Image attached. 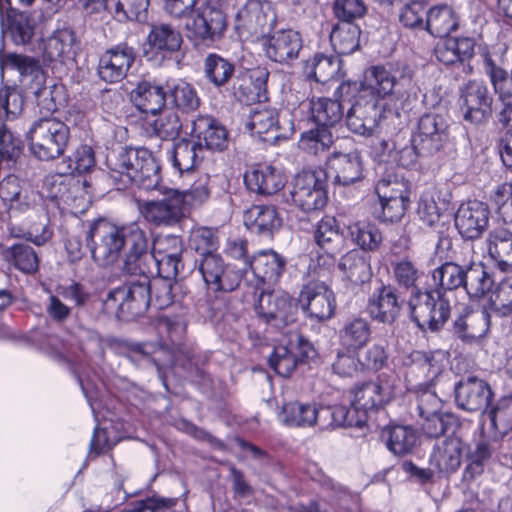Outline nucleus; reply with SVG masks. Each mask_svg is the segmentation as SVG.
<instances>
[{
    "label": "nucleus",
    "instance_id": "f257e3e1",
    "mask_svg": "<svg viewBox=\"0 0 512 512\" xmlns=\"http://www.w3.org/2000/svg\"><path fill=\"white\" fill-rule=\"evenodd\" d=\"M86 245L93 261L101 267L121 259L123 273H136L151 257L147 253V232L136 222L115 224L99 218L89 223Z\"/></svg>",
    "mask_w": 512,
    "mask_h": 512
},
{
    "label": "nucleus",
    "instance_id": "f03ea898",
    "mask_svg": "<svg viewBox=\"0 0 512 512\" xmlns=\"http://www.w3.org/2000/svg\"><path fill=\"white\" fill-rule=\"evenodd\" d=\"M412 84V73L408 68L392 70L385 66L377 65L365 70L363 80L344 81L335 90V96H357L375 106H382L386 110V100H394L395 110L404 109L402 99L405 91Z\"/></svg>",
    "mask_w": 512,
    "mask_h": 512
},
{
    "label": "nucleus",
    "instance_id": "7ed1b4c3",
    "mask_svg": "<svg viewBox=\"0 0 512 512\" xmlns=\"http://www.w3.org/2000/svg\"><path fill=\"white\" fill-rule=\"evenodd\" d=\"M108 174L118 189L131 184L144 190L160 189V165L146 148H121L107 156Z\"/></svg>",
    "mask_w": 512,
    "mask_h": 512
},
{
    "label": "nucleus",
    "instance_id": "20e7f679",
    "mask_svg": "<svg viewBox=\"0 0 512 512\" xmlns=\"http://www.w3.org/2000/svg\"><path fill=\"white\" fill-rule=\"evenodd\" d=\"M328 271L311 259L308 275L312 278L304 284L298 296V303L304 315L311 321L323 322L333 317L336 309V299L332 289L321 280Z\"/></svg>",
    "mask_w": 512,
    "mask_h": 512
},
{
    "label": "nucleus",
    "instance_id": "39448f33",
    "mask_svg": "<svg viewBox=\"0 0 512 512\" xmlns=\"http://www.w3.org/2000/svg\"><path fill=\"white\" fill-rule=\"evenodd\" d=\"M128 274L136 278L111 289L104 302L106 309L115 312L121 319L143 314L152 300L149 273Z\"/></svg>",
    "mask_w": 512,
    "mask_h": 512
},
{
    "label": "nucleus",
    "instance_id": "423d86ee",
    "mask_svg": "<svg viewBox=\"0 0 512 512\" xmlns=\"http://www.w3.org/2000/svg\"><path fill=\"white\" fill-rule=\"evenodd\" d=\"M408 305L411 319L422 331H439L451 314L450 297L440 289H414Z\"/></svg>",
    "mask_w": 512,
    "mask_h": 512
},
{
    "label": "nucleus",
    "instance_id": "0eeeda50",
    "mask_svg": "<svg viewBox=\"0 0 512 512\" xmlns=\"http://www.w3.org/2000/svg\"><path fill=\"white\" fill-rule=\"evenodd\" d=\"M69 136V127L54 117H43L34 121L26 135L30 152L42 161L61 156L65 152Z\"/></svg>",
    "mask_w": 512,
    "mask_h": 512
},
{
    "label": "nucleus",
    "instance_id": "6e6552de",
    "mask_svg": "<svg viewBox=\"0 0 512 512\" xmlns=\"http://www.w3.org/2000/svg\"><path fill=\"white\" fill-rule=\"evenodd\" d=\"M85 185V181L81 182L71 174L54 173L44 178L42 192L62 212L76 215L84 213L88 208Z\"/></svg>",
    "mask_w": 512,
    "mask_h": 512
},
{
    "label": "nucleus",
    "instance_id": "1a4fd4ad",
    "mask_svg": "<svg viewBox=\"0 0 512 512\" xmlns=\"http://www.w3.org/2000/svg\"><path fill=\"white\" fill-rule=\"evenodd\" d=\"M6 64L19 72L22 86L27 93L40 100L39 105L44 102L43 107L47 111L57 110L58 94L62 92V86H45V75L38 61L28 56L10 54Z\"/></svg>",
    "mask_w": 512,
    "mask_h": 512
},
{
    "label": "nucleus",
    "instance_id": "9d476101",
    "mask_svg": "<svg viewBox=\"0 0 512 512\" xmlns=\"http://www.w3.org/2000/svg\"><path fill=\"white\" fill-rule=\"evenodd\" d=\"M196 266L208 289L218 292L234 291L243 278V268L227 263L220 254L203 253Z\"/></svg>",
    "mask_w": 512,
    "mask_h": 512
},
{
    "label": "nucleus",
    "instance_id": "9b49d317",
    "mask_svg": "<svg viewBox=\"0 0 512 512\" xmlns=\"http://www.w3.org/2000/svg\"><path fill=\"white\" fill-rule=\"evenodd\" d=\"M316 356L313 344L297 331L288 332L269 357L270 367L280 376L288 377L297 364Z\"/></svg>",
    "mask_w": 512,
    "mask_h": 512
},
{
    "label": "nucleus",
    "instance_id": "f8f14e48",
    "mask_svg": "<svg viewBox=\"0 0 512 512\" xmlns=\"http://www.w3.org/2000/svg\"><path fill=\"white\" fill-rule=\"evenodd\" d=\"M184 245L182 239L177 235L167 234L159 235L152 242L150 249L149 238L147 237V253L151 259L146 260L145 266L141 267L136 273H153L156 268L157 272H165L167 276H176L180 272L182 266V253Z\"/></svg>",
    "mask_w": 512,
    "mask_h": 512
},
{
    "label": "nucleus",
    "instance_id": "ddd939ff",
    "mask_svg": "<svg viewBox=\"0 0 512 512\" xmlns=\"http://www.w3.org/2000/svg\"><path fill=\"white\" fill-rule=\"evenodd\" d=\"M254 309L259 318L278 330L294 323L297 317V304L282 290L262 289Z\"/></svg>",
    "mask_w": 512,
    "mask_h": 512
},
{
    "label": "nucleus",
    "instance_id": "4468645a",
    "mask_svg": "<svg viewBox=\"0 0 512 512\" xmlns=\"http://www.w3.org/2000/svg\"><path fill=\"white\" fill-rule=\"evenodd\" d=\"M37 21L34 15L17 12L10 0H0V27L2 35H9L16 45H28L34 37L43 34L41 16Z\"/></svg>",
    "mask_w": 512,
    "mask_h": 512
},
{
    "label": "nucleus",
    "instance_id": "2eb2a0df",
    "mask_svg": "<svg viewBox=\"0 0 512 512\" xmlns=\"http://www.w3.org/2000/svg\"><path fill=\"white\" fill-rule=\"evenodd\" d=\"M292 203L304 212L322 209L327 203L326 183L321 172L298 173L290 188Z\"/></svg>",
    "mask_w": 512,
    "mask_h": 512
},
{
    "label": "nucleus",
    "instance_id": "dca6fc26",
    "mask_svg": "<svg viewBox=\"0 0 512 512\" xmlns=\"http://www.w3.org/2000/svg\"><path fill=\"white\" fill-rule=\"evenodd\" d=\"M185 29L195 42H214L226 29L225 15L219 5L200 3L185 21Z\"/></svg>",
    "mask_w": 512,
    "mask_h": 512
},
{
    "label": "nucleus",
    "instance_id": "f3484780",
    "mask_svg": "<svg viewBox=\"0 0 512 512\" xmlns=\"http://www.w3.org/2000/svg\"><path fill=\"white\" fill-rule=\"evenodd\" d=\"M246 128L264 142L275 143L288 139L293 134L294 124L290 119L281 120L276 108L259 106L250 111Z\"/></svg>",
    "mask_w": 512,
    "mask_h": 512
},
{
    "label": "nucleus",
    "instance_id": "a211bd4d",
    "mask_svg": "<svg viewBox=\"0 0 512 512\" xmlns=\"http://www.w3.org/2000/svg\"><path fill=\"white\" fill-rule=\"evenodd\" d=\"M144 219L155 226H174L185 217V196L181 191L170 189L162 199L139 204Z\"/></svg>",
    "mask_w": 512,
    "mask_h": 512
},
{
    "label": "nucleus",
    "instance_id": "6ab92c4d",
    "mask_svg": "<svg viewBox=\"0 0 512 512\" xmlns=\"http://www.w3.org/2000/svg\"><path fill=\"white\" fill-rule=\"evenodd\" d=\"M36 198L37 195L24 188L17 176L5 177L0 182V218L13 222L33 208Z\"/></svg>",
    "mask_w": 512,
    "mask_h": 512
},
{
    "label": "nucleus",
    "instance_id": "aec40b11",
    "mask_svg": "<svg viewBox=\"0 0 512 512\" xmlns=\"http://www.w3.org/2000/svg\"><path fill=\"white\" fill-rule=\"evenodd\" d=\"M448 127V120L443 115L435 113L423 115L412 136V141L420 154L430 156L440 151L448 140Z\"/></svg>",
    "mask_w": 512,
    "mask_h": 512
},
{
    "label": "nucleus",
    "instance_id": "412c9836",
    "mask_svg": "<svg viewBox=\"0 0 512 512\" xmlns=\"http://www.w3.org/2000/svg\"><path fill=\"white\" fill-rule=\"evenodd\" d=\"M135 58L136 51L132 46L117 44L100 56L97 73L106 83H118L127 76Z\"/></svg>",
    "mask_w": 512,
    "mask_h": 512
},
{
    "label": "nucleus",
    "instance_id": "4be33fe9",
    "mask_svg": "<svg viewBox=\"0 0 512 512\" xmlns=\"http://www.w3.org/2000/svg\"><path fill=\"white\" fill-rule=\"evenodd\" d=\"M342 101L351 104L346 115L347 128L354 134L368 137L376 131L385 110L357 96L340 97Z\"/></svg>",
    "mask_w": 512,
    "mask_h": 512
},
{
    "label": "nucleus",
    "instance_id": "5701e85b",
    "mask_svg": "<svg viewBox=\"0 0 512 512\" xmlns=\"http://www.w3.org/2000/svg\"><path fill=\"white\" fill-rule=\"evenodd\" d=\"M327 174L343 186L363 178V160L357 149L335 150L327 159Z\"/></svg>",
    "mask_w": 512,
    "mask_h": 512
},
{
    "label": "nucleus",
    "instance_id": "b1692460",
    "mask_svg": "<svg viewBox=\"0 0 512 512\" xmlns=\"http://www.w3.org/2000/svg\"><path fill=\"white\" fill-rule=\"evenodd\" d=\"M287 182L283 171L268 163L250 166L244 174V183L248 190L259 195H274L283 189Z\"/></svg>",
    "mask_w": 512,
    "mask_h": 512
},
{
    "label": "nucleus",
    "instance_id": "393cba45",
    "mask_svg": "<svg viewBox=\"0 0 512 512\" xmlns=\"http://www.w3.org/2000/svg\"><path fill=\"white\" fill-rule=\"evenodd\" d=\"M461 100V111L468 122L480 124L491 113L492 99L486 85L481 81H469L462 91Z\"/></svg>",
    "mask_w": 512,
    "mask_h": 512
},
{
    "label": "nucleus",
    "instance_id": "a878e982",
    "mask_svg": "<svg viewBox=\"0 0 512 512\" xmlns=\"http://www.w3.org/2000/svg\"><path fill=\"white\" fill-rule=\"evenodd\" d=\"M395 395V385L383 376L378 381L367 382L351 391L353 405L362 408L368 415L369 411L387 404Z\"/></svg>",
    "mask_w": 512,
    "mask_h": 512
},
{
    "label": "nucleus",
    "instance_id": "bb28decb",
    "mask_svg": "<svg viewBox=\"0 0 512 512\" xmlns=\"http://www.w3.org/2000/svg\"><path fill=\"white\" fill-rule=\"evenodd\" d=\"M488 220V206L483 202L473 200L460 205L455 215V226L463 237L476 239L487 228Z\"/></svg>",
    "mask_w": 512,
    "mask_h": 512
},
{
    "label": "nucleus",
    "instance_id": "cd10ccee",
    "mask_svg": "<svg viewBox=\"0 0 512 512\" xmlns=\"http://www.w3.org/2000/svg\"><path fill=\"white\" fill-rule=\"evenodd\" d=\"M271 12V3L266 0H247L238 10L235 29L241 37L263 33Z\"/></svg>",
    "mask_w": 512,
    "mask_h": 512
},
{
    "label": "nucleus",
    "instance_id": "c85d7f7f",
    "mask_svg": "<svg viewBox=\"0 0 512 512\" xmlns=\"http://www.w3.org/2000/svg\"><path fill=\"white\" fill-rule=\"evenodd\" d=\"M204 154L203 143L192 136L175 142L168 151L167 158L174 172L183 175L194 171L203 161Z\"/></svg>",
    "mask_w": 512,
    "mask_h": 512
},
{
    "label": "nucleus",
    "instance_id": "c756f323",
    "mask_svg": "<svg viewBox=\"0 0 512 512\" xmlns=\"http://www.w3.org/2000/svg\"><path fill=\"white\" fill-rule=\"evenodd\" d=\"M489 385L478 378L469 377L455 387V400L459 408L469 411L485 410L491 400Z\"/></svg>",
    "mask_w": 512,
    "mask_h": 512
},
{
    "label": "nucleus",
    "instance_id": "7c9ffc66",
    "mask_svg": "<svg viewBox=\"0 0 512 512\" xmlns=\"http://www.w3.org/2000/svg\"><path fill=\"white\" fill-rule=\"evenodd\" d=\"M491 315L487 310L472 311L465 308L453 324V332L463 343L474 344L482 339L490 326Z\"/></svg>",
    "mask_w": 512,
    "mask_h": 512
},
{
    "label": "nucleus",
    "instance_id": "2f4dec72",
    "mask_svg": "<svg viewBox=\"0 0 512 512\" xmlns=\"http://www.w3.org/2000/svg\"><path fill=\"white\" fill-rule=\"evenodd\" d=\"M301 48V35L292 29L276 31L264 43L266 56L279 63H287L296 59Z\"/></svg>",
    "mask_w": 512,
    "mask_h": 512
},
{
    "label": "nucleus",
    "instance_id": "473e14b6",
    "mask_svg": "<svg viewBox=\"0 0 512 512\" xmlns=\"http://www.w3.org/2000/svg\"><path fill=\"white\" fill-rule=\"evenodd\" d=\"M286 261L273 250H261L244 262L243 272L250 269L262 284H274L281 277Z\"/></svg>",
    "mask_w": 512,
    "mask_h": 512
},
{
    "label": "nucleus",
    "instance_id": "72a5a7b5",
    "mask_svg": "<svg viewBox=\"0 0 512 512\" xmlns=\"http://www.w3.org/2000/svg\"><path fill=\"white\" fill-rule=\"evenodd\" d=\"M192 136L203 143L204 151H224L229 144L226 128L209 116H199L192 122Z\"/></svg>",
    "mask_w": 512,
    "mask_h": 512
},
{
    "label": "nucleus",
    "instance_id": "f704fd0d",
    "mask_svg": "<svg viewBox=\"0 0 512 512\" xmlns=\"http://www.w3.org/2000/svg\"><path fill=\"white\" fill-rule=\"evenodd\" d=\"M463 449L462 440L455 435L439 439L430 455V464L439 472L453 473L461 465Z\"/></svg>",
    "mask_w": 512,
    "mask_h": 512
},
{
    "label": "nucleus",
    "instance_id": "c9c22d12",
    "mask_svg": "<svg viewBox=\"0 0 512 512\" xmlns=\"http://www.w3.org/2000/svg\"><path fill=\"white\" fill-rule=\"evenodd\" d=\"M367 309L373 320L392 324L400 312V303L395 289L391 286L381 285L370 296Z\"/></svg>",
    "mask_w": 512,
    "mask_h": 512
},
{
    "label": "nucleus",
    "instance_id": "e433bc0d",
    "mask_svg": "<svg viewBox=\"0 0 512 512\" xmlns=\"http://www.w3.org/2000/svg\"><path fill=\"white\" fill-rule=\"evenodd\" d=\"M269 71L258 67L249 72L247 78L237 80L234 85L235 98L246 105L267 100V81Z\"/></svg>",
    "mask_w": 512,
    "mask_h": 512
},
{
    "label": "nucleus",
    "instance_id": "4c0bfd02",
    "mask_svg": "<svg viewBox=\"0 0 512 512\" xmlns=\"http://www.w3.org/2000/svg\"><path fill=\"white\" fill-rule=\"evenodd\" d=\"M75 34L70 29L55 31L47 38L41 36L38 49L42 52L45 61H59L64 63L74 57Z\"/></svg>",
    "mask_w": 512,
    "mask_h": 512
},
{
    "label": "nucleus",
    "instance_id": "58836bf2",
    "mask_svg": "<svg viewBox=\"0 0 512 512\" xmlns=\"http://www.w3.org/2000/svg\"><path fill=\"white\" fill-rule=\"evenodd\" d=\"M426 14L425 31L434 37H447L459 28V14L451 5L436 4Z\"/></svg>",
    "mask_w": 512,
    "mask_h": 512
},
{
    "label": "nucleus",
    "instance_id": "ea45409f",
    "mask_svg": "<svg viewBox=\"0 0 512 512\" xmlns=\"http://www.w3.org/2000/svg\"><path fill=\"white\" fill-rule=\"evenodd\" d=\"M182 43V34L175 26L167 23L151 25L147 36V44L151 50L162 57L171 56L179 51Z\"/></svg>",
    "mask_w": 512,
    "mask_h": 512
},
{
    "label": "nucleus",
    "instance_id": "a19ab883",
    "mask_svg": "<svg viewBox=\"0 0 512 512\" xmlns=\"http://www.w3.org/2000/svg\"><path fill=\"white\" fill-rule=\"evenodd\" d=\"M246 228L254 234L269 236L281 225V219L273 206L255 205L243 215Z\"/></svg>",
    "mask_w": 512,
    "mask_h": 512
},
{
    "label": "nucleus",
    "instance_id": "79ce46f5",
    "mask_svg": "<svg viewBox=\"0 0 512 512\" xmlns=\"http://www.w3.org/2000/svg\"><path fill=\"white\" fill-rule=\"evenodd\" d=\"M338 268L343 277L355 285L366 283L372 277L369 258L355 249L348 251L340 258Z\"/></svg>",
    "mask_w": 512,
    "mask_h": 512
},
{
    "label": "nucleus",
    "instance_id": "37998d69",
    "mask_svg": "<svg viewBox=\"0 0 512 512\" xmlns=\"http://www.w3.org/2000/svg\"><path fill=\"white\" fill-rule=\"evenodd\" d=\"M347 232L351 242L363 251H378L383 242L378 225L370 221H354L347 226Z\"/></svg>",
    "mask_w": 512,
    "mask_h": 512
},
{
    "label": "nucleus",
    "instance_id": "c03bdc74",
    "mask_svg": "<svg viewBox=\"0 0 512 512\" xmlns=\"http://www.w3.org/2000/svg\"><path fill=\"white\" fill-rule=\"evenodd\" d=\"M489 254L495 261L497 271L500 274H508L511 271L510 254L512 252V233L506 227L496 228L490 235Z\"/></svg>",
    "mask_w": 512,
    "mask_h": 512
},
{
    "label": "nucleus",
    "instance_id": "a18cd8bd",
    "mask_svg": "<svg viewBox=\"0 0 512 512\" xmlns=\"http://www.w3.org/2000/svg\"><path fill=\"white\" fill-rule=\"evenodd\" d=\"M166 93L161 86L142 81L131 92V100L140 111L155 115L164 107Z\"/></svg>",
    "mask_w": 512,
    "mask_h": 512
},
{
    "label": "nucleus",
    "instance_id": "49530a36",
    "mask_svg": "<svg viewBox=\"0 0 512 512\" xmlns=\"http://www.w3.org/2000/svg\"><path fill=\"white\" fill-rule=\"evenodd\" d=\"M474 53V42L471 38H450L439 43L435 48L437 60L447 66L464 63Z\"/></svg>",
    "mask_w": 512,
    "mask_h": 512
},
{
    "label": "nucleus",
    "instance_id": "de8ad7c7",
    "mask_svg": "<svg viewBox=\"0 0 512 512\" xmlns=\"http://www.w3.org/2000/svg\"><path fill=\"white\" fill-rule=\"evenodd\" d=\"M342 99L320 97L310 101L311 116L320 126L332 128L341 122L344 116Z\"/></svg>",
    "mask_w": 512,
    "mask_h": 512
},
{
    "label": "nucleus",
    "instance_id": "09e8293b",
    "mask_svg": "<svg viewBox=\"0 0 512 512\" xmlns=\"http://www.w3.org/2000/svg\"><path fill=\"white\" fill-rule=\"evenodd\" d=\"M371 337V327L367 319L353 317L348 319L340 330L343 347L353 352L365 346Z\"/></svg>",
    "mask_w": 512,
    "mask_h": 512
},
{
    "label": "nucleus",
    "instance_id": "8fccbe9b",
    "mask_svg": "<svg viewBox=\"0 0 512 512\" xmlns=\"http://www.w3.org/2000/svg\"><path fill=\"white\" fill-rule=\"evenodd\" d=\"M314 241L324 250L328 258L340 249L342 236L337 221L332 216H324L315 226Z\"/></svg>",
    "mask_w": 512,
    "mask_h": 512
},
{
    "label": "nucleus",
    "instance_id": "3c124183",
    "mask_svg": "<svg viewBox=\"0 0 512 512\" xmlns=\"http://www.w3.org/2000/svg\"><path fill=\"white\" fill-rule=\"evenodd\" d=\"M386 441L387 448L395 455H404L409 453L416 444L417 433L405 425H393L385 427L381 433Z\"/></svg>",
    "mask_w": 512,
    "mask_h": 512
},
{
    "label": "nucleus",
    "instance_id": "603ef678",
    "mask_svg": "<svg viewBox=\"0 0 512 512\" xmlns=\"http://www.w3.org/2000/svg\"><path fill=\"white\" fill-rule=\"evenodd\" d=\"M360 28L355 23L339 22L331 33L330 41L337 54L349 55L359 47Z\"/></svg>",
    "mask_w": 512,
    "mask_h": 512
},
{
    "label": "nucleus",
    "instance_id": "864d4df0",
    "mask_svg": "<svg viewBox=\"0 0 512 512\" xmlns=\"http://www.w3.org/2000/svg\"><path fill=\"white\" fill-rule=\"evenodd\" d=\"M315 404L288 402L282 406L279 421L288 427H311L315 424Z\"/></svg>",
    "mask_w": 512,
    "mask_h": 512
},
{
    "label": "nucleus",
    "instance_id": "5fc2aeb1",
    "mask_svg": "<svg viewBox=\"0 0 512 512\" xmlns=\"http://www.w3.org/2000/svg\"><path fill=\"white\" fill-rule=\"evenodd\" d=\"M488 73L495 92L498 93L499 99L503 104V109L499 112L498 120L503 126H508L512 118V94L510 93L508 73L494 64H488Z\"/></svg>",
    "mask_w": 512,
    "mask_h": 512
},
{
    "label": "nucleus",
    "instance_id": "6e6d98bb",
    "mask_svg": "<svg viewBox=\"0 0 512 512\" xmlns=\"http://www.w3.org/2000/svg\"><path fill=\"white\" fill-rule=\"evenodd\" d=\"M3 259L25 274H32L38 270L39 259L32 247L16 243L2 251Z\"/></svg>",
    "mask_w": 512,
    "mask_h": 512
},
{
    "label": "nucleus",
    "instance_id": "4d7b16f0",
    "mask_svg": "<svg viewBox=\"0 0 512 512\" xmlns=\"http://www.w3.org/2000/svg\"><path fill=\"white\" fill-rule=\"evenodd\" d=\"M333 143L334 135L331 129L318 124L304 131L299 139L300 149L313 155L327 151Z\"/></svg>",
    "mask_w": 512,
    "mask_h": 512
},
{
    "label": "nucleus",
    "instance_id": "13d9d810",
    "mask_svg": "<svg viewBox=\"0 0 512 512\" xmlns=\"http://www.w3.org/2000/svg\"><path fill=\"white\" fill-rule=\"evenodd\" d=\"M234 71V64L216 53H211L205 58V76L217 88L226 85L232 78Z\"/></svg>",
    "mask_w": 512,
    "mask_h": 512
},
{
    "label": "nucleus",
    "instance_id": "bf43d9fd",
    "mask_svg": "<svg viewBox=\"0 0 512 512\" xmlns=\"http://www.w3.org/2000/svg\"><path fill=\"white\" fill-rule=\"evenodd\" d=\"M465 272L466 269L462 266L446 262L432 272V280L438 286L436 289H440L450 295V292L454 289L463 287Z\"/></svg>",
    "mask_w": 512,
    "mask_h": 512
},
{
    "label": "nucleus",
    "instance_id": "052dcab7",
    "mask_svg": "<svg viewBox=\"0 0 512 512\" xmlns=\"http://www.w3.org/2000/svg\"><path fill=\"white\" fill-rule=\"evenodd\" d=\"M167 89L178 109L188 113L198 108L200 99L191 84L183 80H173L167 83Z\"/></svg>",
    "mask_w": 512,
    "mask_h": 512
},
{
    "label": "nucleus",
    "instance_id": "680f3d73",
    "mask_svg": "<svg viewBox=\"0 0 512 512\" xmlns=\"http://www.w3.org/2000/svg\"><path fill=\"white\" fill-rule=\"evenodd\" d=\"M512 282L509 276H499V283L490 296V315L506 317L512 313Z\"/></svg>",
    "mask_w": 512,
    "mask_h": 512
},
{
    "label": "nucleus",
    "instance_id": "e2e57ef3",
    "mask_svg": "<svg viewBox=\"0 0 512 512\" xmlns=\"http://www.w3.org/2000/svg\"><path fill=\"white\" fill-rule=\"evenodd\" d=\"M110 3L114 18L120 22H143L147 18L149 0H110Z\"/></svg>",
    "mask_w": 512,
    "mask_h": 512
},
{
    "label": "nucleus",
    "instance_id": "0e129e2a",
    "mask_svg": "<svg viewBox=\"0 0 512 512\" xmlns=\"http://www.w3.org/2000/svg\"><path fill=\"white\" fill-rule=\"evenodd\" d=\"M152 133L162 140H174L181 132L182 122L177 111H162L152 122H149Z\"/></svg>",
    "mask_w": 512,
    "mask_h": 512
},
{
    "label": "nucleus",
    "instance_id": "69168bd1",
    "mask_svg": "<svg viewBox=\"0 0 512 512\" xmlns=\"http://www.w3.org/2000/svg\"><path fill=\"white\" fill-rule=\"evenodd\" d=\"M492 283L493 280L482 265L474 264L466 269L463 288L470 298L485 295L491 289Z\"/></svg>",
    "mask_w": 512,
    "mask_h": 512
},
{
    "label": "nucleus",
    "instance_id": "338daca9",
    "mask_svg": "<svg viewBox=\"0 0 512 512\" xmlns=\"http://www.w3.org/2000/svg\"><path fill=\"white\" fill-rule=\"evenodd\" d=\"M340 70V60L338 57L330 55L317 54L312 63L306 67V73L313 77L315 81L325 83L335 76Z\"/></svg>",
    "mask_w": 512,
    "mask_h": 512
},
{
    "label": "nucleus",
    "instance_id": "774afa93",
    "mask_svg": "<svg viewBox=\"0 0 512 512\" xmlns=\"http://www.w3.org/2000/svg\"><path fill=\"white\" fill-rule=\"evenodd\" d=\"M412 363L419 366L427 378L433 380L438 377L447 365L446 354L439 350L432 353L414 351L410 355Z\"/></svg>",
    "mask_w": 512,
    "mask_h": 512
}]
</instances>
